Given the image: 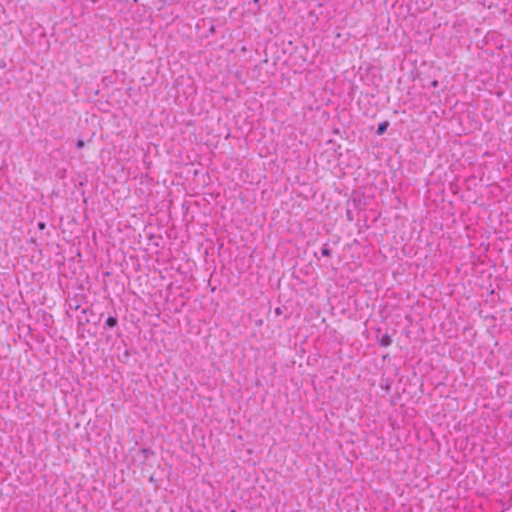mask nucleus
I'll use <instances>...</instances> for the list:
<instances>
[{
	"instance_id": "f257e3e1",
	"label": "nucleus",
	"mask_w": 512,
	"mask_h": 512,
	"mask_svg": "<svg viewBox=\"0 0 512 512\" xmlns=\"http://www.w3.org/2000/svg\"><path fill=\"white\" fill-rule=\"evenodd\" d=\"M378 343L382 347H388L392 344V338L388 333H385L378 339Z\"/></svg>"
},
{
	"instance_id": "f03ea898",
	"label": "nucleus",
	"mask_w": 512,
	"mask_h": 512,
	"mask_svg": "<svg viewBox=\"0 0 512 512\" xmlns=\"http://www.w3.org/2000/svg\"><path fill=\"white\" fill-rule=\"evenodd\" d=\"M388 127H389V122L388 121L381 122L378 125V127H377L376 134L377 135H383L386 132Z\"/></svg>"
},
{
	"instance_id": "7ed1b4c3",
	"label": "nucleus",
	"mask_w": 512,
	"mask_h": 512,
	"mask_svg": "<svg viewBox=\"0 0 512 512\" xmlns=\"http://www.w3.org/2000/svg\"><path fill=\"white\" fill-rule=\"evenodd\" d=\"M118 325V319L114 316H109L107 319H106V322H105V327L107 328H114Z\"/></svg>"
},
{
	"instance_id": "20e7f679",
	"label": "nucleus",
	"mask_w": 512,
	"mask_h": 512,
	"mask_svg": "<svg viewBox=\"0 0 512 512\" xmlns=\"http://www.w3.org/2000/svg\"><path fill=\"white\" fill-rule=\"evenodd\" d=\"M331 253H332V251H331L330 247L328 246V244H324V245L322 246V248H321V254H322V256H324V257H330V256H331Z\"/></svg>"
},
{
	"instance_id": "39448f33",
	"label": "nucleus",
	"mask_w": 512,
	"mask_h": 512,
	"mask_svg": "<svg viewBox=\"0 0 512 512\" xmlns=\"http://www.w3.org/2000/svg\"><path fill=\"white\" fill-rule=\"evenodd\" d=\"M84 145H85V143H84V141H83L82 139H78V140H77V142H76V147H77L78 149L83 148V147H84Z\"/></svg>"
},
{
	"instance_id": "423d86ee",
	"label": "nucleus",
	"mask_w": 512,
	"mask_h": 512,
	"mask_svg": "<svg viewBox=\"0 0 512 512\" xmlns=\"http://www.w3.org/2000/svg\"><path fill=\"white\" fill-rule=\"evenodd\" d=\"M346 217H347V220H348V221H353V213H352V211H351V210H349V209H348V210L346 211Z\"/></svg>"
},
{
	"instance_id": "0eeeda50",
	"label": "nucleus",
	"mask_w": 512,
	"mask_h": 512,
	"mask_svg": "<svg viewBox=\"0 0 512 512\" xmlns=\"http://www.w3.org/2000/svg\"><path fill=\"white\" fill-rule=\"evenodd\" d=\"M37 226L40 230H44L46 228V224L44 222H39Z\"/></svg>"
},
{
	"instance_id": "6e6552de",
	"label": "nucleus",
	"mask_w": 512,
	"mask_h": 512,
	"mask_svg": "<svg viewBox=\"0 0 512 512\" xmlns=\"http://www.w3.org/2000/svg\"><path fill=\"white\" fill-rule=\"evenodd\" d=\"M431 84H432L433 87H437L438 86V81L434 80Z\"/></svg>"
}]
</instances>
